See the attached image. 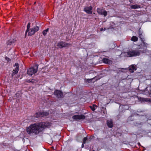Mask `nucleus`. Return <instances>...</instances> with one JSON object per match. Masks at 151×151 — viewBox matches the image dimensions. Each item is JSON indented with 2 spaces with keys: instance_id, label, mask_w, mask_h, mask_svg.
<instances>
[{
  "instance_id": "nucleus-7",
  "label": "nucleus",
  "mask_w": 151,
  "mask_h": 151,
  "mask_svg": "<svg viewBox=\"0 0 151 151\" xmlns=\"http://www.w3.org/2000/svg\"><path fill=\"white\" fill-rule=\"evenodd\" d=\"M97 11L98 13L101 15H103L104 16H106L107 15V12L104 10L102 9L97 8Z\"/></svg>"
},
{
  "instance_id": "nucleus-26",
  "label": "nucleus",
  "mask_w": 151,
  "mask_h": 151,
  "mask_svg": "<svg viewBox=\"0 0 151 151\" xmlns=\"http://www.w3.org/2000/svg\"><path fill=\"white\" fill-rule=\"evenodd\" d=\"M31 80H27L26 81L28 83H31Z\"/></svg>"
},
{
  "instance_id": "nucleus-27",
  "label": "nucleus",
  "mask_w": 151,
  "mask_h": 151,
  "mask_svg": "<svg viewBox=\"0 0 151 151\" xmlns=\"http://www.w3.org/2000/svg\"><path fill=\"white\" fill-rule=\"evenodd\" d=\"M84 143H83V144H82V146H81V147H82V148H83V147H84Z\"/></svg>"
},
{
  "instance_id": "nucleus-10",
  "label": "nucleus",
  "mask_w": 151,
  "mask_h": 151,
  "mask_svg": "<svg viewBox=\"0 0 151 151\" xmlns=\"http://www.w3.org/2000/svg\"><path fill=\"white\" fill-rule=\"evenodd\" d=\"M93 8L91 6L86 7L84 9V11L87 13L91 14L92 13V9Z\"/></svg>"
},
{
  "instance_id": "nucleus-6",
  "label": "nucleus",
  "mask_w": 151,
  "mask_h": 151,
  "mask_svg": "<svg viewBox=\"0 0 151 151\" xmlns=\"http://www.w3.org/2000/svg\"><path fill=\"white\" fill-rule=\"evenodd\" d=\"M70 45V44L66 43L65 42H60L58 43L57 46L60 48H62L63 47H68Z\"/></svg>"
},
{
  "instance_id": "nucleus-16",
  "label": "nucleus",
  "mask_w": 151,
  "mask_h": 151,
  "mask_svg": "<svg viewBox=\"0 0 151 151\" xmlns=\"http://www.w3.org/2000/svg\"><path fill=\"white\" fill-rule=\"evenodd\" d=\"M15 41L16 40L14 39L9 40L7 42V45H10L14 43Z\"/></svg>"
},
{
  "instance_id": "nucleus-14",
  "label": "nucleus",
  "mask_w": 151,
  "mask_h": 151,
  "mask_svg": "<svg viewBox=\"0 0 151 151\" xmlns=\"http://www.w3.org/2000/svg\"><path fill=\"white\" fill-rule=\"evenodd\" d=\"M103 62L105 63L109 64L111 63V61L106 58H103L102 60Z\"/></svg>"
},
{
  "instance_id": "nucleus-3",
  "label": "nucleus",
  "mask_w": 151,
  "mask_h": 151,
  "mask_svg": "<svg viewBox=\"0 0 151 151\" xmlns=\"http://www.w3.org/2000/svg\"><path fill=\"white\" fill-rule=\"evenodd\" d=\"M39 29V27L37 26H35L33 28L27 29L26 31V34H27L28 32V35H34L35 33Z\"/></svg>"
},
{
  "instance_id": "nucleus-25",
  "label": "nucleus",
  "mask_w": 151,
  "mask_h": 151,
  "mask_svg": "<svg viewBox=\"0 0 151 151\" xmlns=\"http://www.w3.org/2000/svg\"><path fill=\"white\" fill-rule=\"evenodd\" d=\"M106 29V28H101L100 30L101 31H102L103 30H105Z\"/></svg>"
},
{
  "instance_id": "nucleus-8",
  "label": "nucleus",
  "mask_w": 151,
  "mask_h": 151,
  "mask_svg": "<svg viewBox=\"0 0 151 151\" xmlns=\"http://www.w3.org/2000/svg\"><path fill=\"white\" fill-rule=\"evenodd\" d=\"M14 66H16V67L13 70V72L12 75V77L18 72L19 70V65L18 63H15Z\"/></svg>"
},
{
  "instance_id": "nucleus-2",
  "label": "nucleus",
  "mask_w": 151,
  "mask_h": 151,
  "mask_svg": "<svg viewBox=\"0 0 151 151\" xmlns=\"http://www.w3.org/2000/svg\"><path fill=\"white\" fill-rule=\"evenodd\" d=\"M140 50H131L125 53V55L128 57L137 56L140 55Z\"/></svg>"
},
{
  "instance_id": "nucleus-21",
  "label": "nucleus",
  "mask_w": 151,
  "mask_h": 151,
  "mask_svg": "<svg viewBox=\"0 0 151 151\" xmlns=\"http://www.w3.org/2000/svg\"><path fill=\"white\" fill-rule=\"evenodd\" d=\"M96 107V105H93V106H91L90 107H91V110L93 111H94L96 109L95 107Z\"/></svg>"
},
{
  "instance_id": "nucleus-18",
  "label": "nucleus",
  "mask_w": 151,
  "mask_h": 151,
  "mask_svg": "<svg viewBox=\"0 0 151 151\" xmlns=\"http://www.w3.org/2000/svg\"><path fill=\"white\" fill-rule=\"evenodd\" d=\"M140 100L142 101H149L150 102H151V99H145L144 98H140Z\"/></svg>"
},
{
  "instance_id": "nucleus-11",
  "label": "nucleus",
  "mask_w": 151,
  "mask_h": 151,
  "mask_svg": "<svg viewBox=\"0 0 151 151\" xmlns=\"http://www.w3.org/2000/svg\"><path fill=\"white\" fill-rule=\"evenodd\" d=\"M73 118L74 119H84L85 118V116L83 114L80 115H75L73 116Z\"/></svg>"
},
{
  "instance_id": "nucleus-1",
  "label": "nucleus",
  "mask_w": 151,
  "mask_h": 151,
  "mask_svg": "<svg viewBox=\"0 0 151 151\" xmlns=\"http://www.w3.org/2000/svg\"><path fill=\"white\" fill-rule=\"evenodd\" d=\"M47 125V123L44 122L31 124L29 127H27L26 131L29 134L37 135L41 132L43 128Z\"/></svg>"
},
{
  "instance_id": "nucleus-22",
  "label": "nucleus",
  "mask_w": 151,
  "mask_h": 151,
  "mask_svg": "<svg viewBox=\"0 0 151 151\" xmlns=\"http://www.w3.org/2000/svg\"><path fill=\"white\" fill-rule=\"evenodd\" d=\"M37 81L34 79H31V83H35L36 82H37Z\"/></svg>"
},
{
  "instance_id": "nucleus-15",
  "label": "nucleus",
  "mask_w": 151,
  "mask_h": 151,
  "mask_svg": "<svg viewBox=\"0 0 151 151\" xmlns=\"http://www.w3.org/2000/svg\"><path fill=\"white\" fill-rule=\"evenodd\" d=\"M136 70L135 67L133 65H131L129 69V71L131 73L133 72Z\"/></svg>"
},
{
  "instance_id": "nucleus-20",
  "label": "nucleus",
  "mask_w": 151,
  "mask_h": 151,
  "mask_svg": "<svg viewBox=\"0 0 151 151\" xmlns=\"http://www.w3.org/2000/svg\"><path fill=\"white\" fill-rule=\"evenodd\" d=\"M49 30V29L47 28L46 30H44L42 32L43 34L45 36L47 34V32Z\"/></svg>"
},
{
  "instance_id": "nucleus-9",
  "label": "nucleus",
  "mask_w": 151,
  "mask_h": 151,
  "mask_svg": "<svg viewBox=\"0 0 151 151\" xmlns=\"http://www.w3.org/2000/svg\"><path fill=\"white\" fill-rule=\"evenodd\" d=\"M54 94L56 97L58 98H61L63 96V93L58 90H55L54 92Z\"/></svg>"
},
{
  "instance_id": "nucleus-12",
  "label": "nucleus",
  "mask_w": 151,
  "mask_h": 151,
  "mask_svg": "<svg viewBox=\"0 0 151 151\" xmlns=\"http://www.w3.org/2000/svg\"><path fill=\"white\" fill-rule=\"evenodd\" d=\"M139 38H140V40H141V41L142 42V43L143 44V45H145V46L146 47H147V46L148 45L146 43H145L144 42V37L142 34V33L140 32H139Z\"/></svg>"
},
{
  "instance_id": "nucleus-5",
  "label": "nucleus",
  "mask_w": 151,
  "mask_h": 151,
  "mask_svg": "<svg viewBox=\"0 0 151 151\" xmlns=\"http://www.w3.org/2000/svg\"><path fill=\"white\" fill-rule=\"evenodd\" d=\"M49 112H48L43 111L41 112H39L36 113L35 115V116L38 118L41 117H44L48 115Z\"/></svg>"
},
{
  "instance_id": "nucleus-4",
  "label": "nucleus",
  "mask_w": 151,
  "mask_h": 151,
  "mask_svg": "<svg viewBox=\"0 0 151 151\" xmlns=\"http://www.w3.org/2000/svg\"><path fill=\"white\" fill-rule=\"evenodd\" d=\"M37 69L38 66H37L29 68L27 70V74L29 76H32L37 72Z\"/></svg>"
},
{
  "instance_id": "nucleus-17",
  "label": "nucleus",
  "mask_w": 151,
  "mask_h": 151,
  "mask_svg": "<svg viewBox=\"0 0 151 151\" xmlns=\"http://www.w3.org/2000/svg\"><path fill=\"white\" fill-rule=\"evenodd\" d=\"M140 6L139 5L135 4L130 6L131 8L132 9H135L140 8Z\"/></svg>"
},
{
  "instance_id": "nucleus-13",
  "label": "nucleus",
  "mask_w": 151,
  "mask_h": 151,
  "mask_svg": "<svg viewBox=\"0 0 151 151\" xmlns=\"http://www.w3.org/2000/svg\"><path fill=\"white\" fill-rule=\"evenodd\" d=\"M107 124L110 128H112L113 126V122L111 120H108L107 121Z\"/></svg>"
},
{
  "instance_id": "nucleus-23",
  "label": "nucleus",
  "mask_w": 151,
  "mask_h": 151,
  "mask_svg": "<svg viewBox=\"0 0 151 151\" xmlns=\"http://www.w3.org/2000/svg\"><path fill=\"white\" fill-rule=\"evenodd\" d=\"M30 23H28L27 25V29H29V28H30Z\"/></svg>"
},
{
  "instance_id": "nucleus-19",
  "label": "nucleus",
  "mask_w": 151,
  "mask_h": 151,
  "mask_svg": "<svg viewBox=\"0 0 151 151\" xmlns=\"http://www.w3.org/2000/svg\"><path fill=\"white\" fill-rule=\"evenodd\" d=\"M138 37L136 36H133L132 37L131 40L134 41L136 42L138 40Z\"/></svg>"
},
{
  "instance_id": "nucleus-24",
  "label": "nucleus",
  "mask_w": 151,
  "mask_h": 151,
  "mask_svg": "<svg viewBox=\"0 0 151 151\" xmlns=\"http://www.w3.org/2000/svg\"><path fill=\"white\" fill-rule=\"evenodd\" d=\"M87 140V138L86 137H84L83 139V143H85L86 142V141Z\"/></svg>"
}]
</instances>
